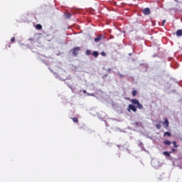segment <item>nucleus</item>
<instances>
[{
    "label": "nucleus",
    "instance_id": "1",
    "mask_svg": "<svg viewBox=\"0 0 182 182\" xmlns=\"http://www.w3.org/2000/svg\"><path fill=\"white\" fill-rule=\"evenodd\" d=\"M131 103L132 104L129 105L127 109L129 112H134V113H136V112H137V109H139V110L143 109V105H141L137 99H132Z\"/></svg>",
    "mask_w": 182,
    "mask_h": 182
},
{
    "label": "nucleus",
    "instance_id": "2",
    "mask_svg": "<svg viewBox=\"0 0 182 182\" xmlns=\"http://www.w3.org/2000/svg\"><path fill=\"white\" fill-rule=\"evenodd\" d=\"M80 51V47H75L72 49V54L73 55V56H77Z\"/></svg>",
    "mask_w": 182,
    "mask_h": 182
},
{
    "label": "nucleus",
    "instance_id": "3",
    "mask_svg": "<svg viewBox=\"0 0 182 182\" xmlns=\"http://www.w3.org/2000/svg\"><path fill=\"white\" fill-rule=\"evenodd\" d=\"M163 124L165 129H168L170 122H168V119H167V118H164V122H163Z\"/></svg>",
    "mask_w": 182,
    "mask_h": 182
},
{
    "label": "nucleus",
    "instance_id": "4",
    "mask_svg": "<svg viewBox=\"0 0 182 182\" xmlns=\"http://www.w3.org/2000/svg\"><path fill=\"white\" fill-rule=\"evenodd\" d=\"M105 36H103L102 35H99L97 36V38H95V42H100V41H102V39H104Z\"/></svg>",
    "mask_w": 182,
    "mask_h": 182
},
{
    "label": "nucleus",
    "instance_id": "5",
    "mask_svg": "<svg viewBox=\"0 0 182 182\" xmlns=\"http://www.w3.org/2000/svg\"><path fill=\"white\" fill-rule=\"evenodd\" d=\"M144 15H150V9L146 8L143 10Z\"/></svg>",
    "mask_w": 182,
    "mask_h": 182
},
{
    "label": "nucleus",
    "instance_id": "6",
    "mask_svg": "<svg viewBox=\"0 0 182 182\" xmlns=\"http://www.w3.org/2000/svg\"><path fill=\"white\" fill-rule=\"evenodd\" d=\"M176 36L180 37L182 36V29H179L176 33Z\"/></svg>",
    "mask_w": 182,
    "mask_h": 182
},
{
    "label": "nucleus",
    "instance_id": "7",
    "mask_svg": "<svg viewBox=\"0 0 182 182\" xmlns=\"http://www.w3.org/2000/svg\"><path fill=\"white\" fill-rule=\"evenodd\" d=\"M166 136H168V137H171V133H170L168 132H166L164 134V136L166 137Z\"/></svg>",
    "mask_w": 182,
    "mask_h": 182
},
{
    "label": "nucleus",
    "instance_id": "8",
    "mask_svg": "<svg viewBox=\"0 0 182 182\" xmlns=\"http://www.w3.org/2000/svg\"><path fill=\"white\" fill-rule=\"evenodd\" d=\"M92 56H94L95 58H97V56H99V53L97 51H94L92 53Z\"/></svg>",
    "mask_w": 182,
    "mask_h": 182
},
{
    "label": "nucleus",
    "instance_id": "9",
    "mask_svg": "<svg viewBox=\"0 0 182 182\" xmlns=\"http://www.w3.org/2000/svg\"><path fill=\"white\" fill-rule=\"evenodd\" d=\"M164 144H166V146H170L171 144V141L166 140L164 141Z\"/></svg>",
    "mask_w": 182,
    "mask_h": 182
},
{
    "label": "nucleus",
    "instance_id": "10",
    "mask_svg": "<svg viewBox=\"0 0 182 182\" xmlns=\"http://www.w3.org/2000/svg\"><path fill=\"white\" fill-rule=\"evenodd\" d=\"M170 154L171 153L167 152V151H164L163 152L164 156H165L166 157H170Z\"/></svg>",
    "mask_w": 182,
    "mask_h": 182
},
{
    "label": "nucleus",
    "instance_id": "11",
    "mask_svg": "<svg viewBox=\"0 0 182 182\" xmlns=\"http://www.w3.org/2000/svg\"><path fill=\"white\" fill-rule=\"evenodd\" d=\"M71 17H72V14H70L69 13L65 14L66 19H70Z\"/></svg>",
    "mask_w": 182,
    "mask_h": 182
},
{
    "label": "nucleus",
    "instance_id": "12",
    "mask_svg": "<svg viewBox=\"0 0 182 182\" xmlns=\"http://www.w3.org/2000/svg\"><path fill=\"white\" fill-rule=\"evenodd\" d=\"M36 29H38V31H40L41 29H42V25L41 24H37L36 26Z\"/></svg>",
    "mask_w": 182,
    "mask_h": 182
},
{
    "label": "nucleus",
    "instance_id": "13",
    "mask_svg": "<svg viewBox=\"0 0 182 182\" xmlns=\"http://www.w3.org/2000/svg\"><path fill=\"white\" fill-rule=\"evenodd\" d=\"M85 55H87V56L92 55V52L90 51V50H87Z\"/></svg>",
    "mask_w": 182,
    "mask_h": 182
},
{
    "label": "nucleus",
    "instance_id": "14",
    "mask_svg": "<svg viewBox=\"0 0 182 182\" xmlns=\"http://www.w3.org/2000/svg\"><path fill=\"white\" fill-rule=\"evenodd\" d=\"M71 119L74 122V123H77V122H79V119H77V117H73Z\"/></svg>",
    "mask_w": 182,
    "mask_h": 182
},
{
    "label": "nucleus",
    "instance_id": "15",
    "mask_svg": "<svg viewBox=\"0 0 182 182\" xmlns=\"http://www.w3.org/2000/svg\"><path fill=\"white\" fill-rule=\"evenodd\" d=\"M172 144H173V147H176V148L178 147V145H177V141H173L172 142Z\"/></svg>",
    "mask_w": 182,
    "mask_h": 182
},
{
    "label": "nucleus",
    "instance_id": "16",
    "mask_svg": "<svg viewBox=\"0 0 182 182\" xmlns=\"http://www.w3.org/2000/svg\"><path fill=\"white\" fill-rule=\"evenodd\" d=\"M136 95H137V91L136 90H133L132 91V96H133V97H135Z\"/></svg>",
    "mask_w": 182,
    "mask_h": 182
},
{
    "label": "nucleus",
    "instance_id": "17",
    "mask_svg": "<svg viewBox=\"0 0 182 182\" xmlns=\"http://www.w3.org/2000/svg\"><path fill=\"white\" fill-rule=\"evenodd\" d=\"M156 129H158L159 130H160V129H161V124H156Z\"/></svg>",
    "mask_w": 182,
    "mask_h": 182
},
{
    "label": "nucleus",
    "instance_id": "18",
    "mask_svg": "<svg viewBox=\"0 0 182 182\" xmlns=\"http://www.w3.org/2000/svg\"><path fill=\"white\" fill-rule=\"evenodd\" d=\"M176 151H177L176 149H172V151H171L170 153H176Z\"/></svg>",
    "mask_w": 182,
    "mask_h": 182
},
{
    "label": "nucleus",
    "instance_id": "19",
    "mask_svg": "<svg viewBox=\"0 0 182 182\" xmlns=\"http://www.w3.org/2000/svg\"><path fill=\"white\" fill-rule=\"evenodd\" d=\"M11 42H15V37L11 38Z\"/></svg>",
    "mask_w": 182,
    "mask_h": 182
},
{
    "label": "nucleus",
    "instance_id": "20",
    "mask_svg": "<svg viewBox=\"0 0 182 182\" xmlns=\"http://www.w3.org/2000/svg\"><path fill=\"white\" fill-rule=\"evenodd\" d=\"M101 55H102V56H106V53L102 52V53H101Z\"/></svg>",
    "mask_w": 182,
    "mask_h": 182
},
{
    "label": "nucleus",
    "instance_id": "21",
    "mask_svg": "<svg viewBox=\"0 0 182 182\" xmlns=\"http://www.w3.org/2000/svg\"><path fill=\"white\" fill-rule=\"evenodd\" d=\"M119 77L122 78V77H124V75L123 74H120V73H119Z\"/></svg>",
    "mask_w": 182,
    "mask_h": 182
},
{
    "label": "nucleus",
    "instance_id": "22",
    "mask_svg": "<svg viewBox=\"0 0 182 182\" xmlns=\"http://www.w3.org/2000/svg\"><path fill=\"white\" fill-rule=\"evenodd\" d=\"M162 23L164 25V23H166V20H163Z\"/></svg>",
    "mask_w": 182,
    "mask_h": 182
},
{
    "label": "nucleus",
    "instance_id": "23",
    "mask_svg": "<svg viewBox=\"0 0 182 182\" xmlns=\"http://www.w3.org/2000/svg\"><path fill=\"white\" fill-rule=\"evenodd\" d=\"M82 92H83V93H87V91H86L85 90H82Z\"/></svg>",
    "mask_w": 182,
    "mask_h": 182
},
{
    "label": "nucleus",
    "instance_id": "24",
    "mask_svg": "<svg viewBox=\"0 0 182 182\" xmlns=\"http://www.w3.org/2000/svg\"><path fill=\"white\" fill-rule=\"evenodd\" d=\"M110 70H112V68H108L107 71L110 72Z\"/></svg>",
    "mask_w": 182,
    "mask_h": 182
},
{
    "label": "nucleus",
    "instance_id": "25",
    "mask_svg": "<svg viewBox=\"0 0 182 182\" xmlns=\"http://www.w3.org/2000/svg\"><path fill=\"white\" fill-rule=\"evenodd\" d=\"M107 76V75H105V77H103V79H105V77H106Z\"/></svg>",
    "mask_w": 182,
    "mask_h": 182
},
{
    "label": "nucleus",
    "instance_id": "26",
    "mask_svg": "<svg viewBox=\"0 0 182 182\" xmlns=\"http://www.w3.org/2000/svg\"><path fill=\"white\" fill-rule=\"evenodd\" d=\"M41 35H42V33H38V36H41Z\"/></svg>",
    "mask_w": 182,
    "mask_h": 182
}]
</instances>
